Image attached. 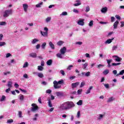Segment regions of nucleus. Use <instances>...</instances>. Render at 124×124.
<instances>
[{
  "instance_id": "obj_1",
  "label": "nucleus",
  "mask_w": 124,
  "mask_h": 124,
  "mask_svg": "<svg viewBox=\"0 0 124 124\" xmlns=\"http://www.w3.org/2000/svg\"><path fill=\"white\" fill-rule=\"evenodd\" d=\"M75 106V104L73 102H65L63 104L60 105L59 107L60 110H69L71 109V108H73Z\"/></svg>"
},
{
  "instance_id": "obj_2",
  "label": "nucleus",
  "mask_w": 124,
  "mask_h": 124,
  "mask_svg": "<svg viewBox=\"0 0 124 124\" xmlns=\"http://www.w3.org/2000/svg\"><path fill=\"white\" fill-rule=\"evenodd\" d=\"M13 14V9H10L9 10H6L3 12V17L4 18H7L8 17H9L10 15H12Z\"/></svg>"
},
{
  "instance_id": "obj_3",
  "label": "nucleus",
  "mask_w": 124,
  "mask_h": 124,
  "mask_svg": "<svg viewBox=\"0 0 124 124\" xmlns=\"http://www.w3.org/2000/svg\"><path fill=\"white\" fill-rule=\"evenodd\" d=\"M44 30L45 31L44 32V31H40L41 34L42 36H44V37H47L48 36V28L45 27Z\"/></svg>"
},
{
  "instance_id": "obj_4",
  "label": "nucleus",
  "mask_w": 124,
  "mask_h": 124,
  "mask_svg": "<svg viewBox=\"0 0 124 124\" xmlns=\"http://www.w3.org/2000/svg\"><path fill=\"white\" fill-rule=\"evenodd\" d=\"M31 106V111L32 112H36L38 110V106H37L36 104H32Z\"/></svg>"
},
{
  "instance_id": "obj_5",
  "label": "nucleus",
  "mask_w": 124,
  "mask_h": 124,
  "mask_svg": "<svg viewBox=\"0 0 124 124\" xmlns=\"http://www.w3.org/2000/svg\"><path fill=\"white\" fill-rule=\"evenodd\" d=\"M54 88L55 89H61V86L59 85V83H58V81L55 80L53 81Z\"/></svg>"
},
{
  "instance_id": "obj_6",
  "label": "nucleus",
  "mask_w": 124,
  "mask_h": 124,
  "mask_svg": "<svg viewBox=\"0 0 124 124\" xmlns=\"http://www.w3.org/2000/svg\"><path fill=\"white\" fill-rule=\"evenodd\" d=\"M81 76L82 77H89L91 76V72H82L81 73Z\"/></svg>"
},
{
  "instance_id": "obj_7",
  "label": "nucleus",
  "mask_w": 124,
  "mask_h": 124,
  "mask_svg": "<svg viewBox=\"0 0 124 124\" xmlns=\"http://www.w3.org/2000/svg\"><path fill=\"white\" fill-rule=\"evenodd\" d=\"M84 21H85V19L78 20V25H79V26H84V25H85V22H84Z\"/></svg>"
},
{
  "instance_id": "obj_8",
  "label": "nucleus",
  "mask_w": 124,
  "mask_h": 124,
  "mask_svg": "<svg viewBox=\"0 0 124 124\" xmlns=\"http://www.w3.org/2000/svg\"><path fill=\"white\" fill-rule=\"evenodd\" d=\"M66 52V47H65V46H64L63 48L60 49V53L61 54H62V55H64Z\"/></svg>"
},
{
  "instance_id": "obj_9",
  "label": "nucleus",
  "mask_w": 124,
  "mask_h": 124,
  "mask_svg": "<svg viewBox=\"0 0 124 124\" xmlns=\"http://www.w3.org/2000/svg\"><path fill=\"white\" fill-rule=\"evenodd\" d=\"M113 58H116L115 61L118 62H120L122 61V58L119 57L118 56L114 55L113 56Z\"/></svg>"
},
{
  "instance_id": "obj_10",
  "label": "nucleus",
  "mask_w": 124,
  "mask_h": 124,
  "mask_svg": "<svg viewBox=\"0 0 124 124\" xmlns=\"http://www.w3.org/2000/svg\"><path fill=\"white\" fill-rule=\"evenodd\" d=\"M23 9L25 11V12H28V8H29V6L27 4H23Z\"/></svg>"
},
{
  "instance_id": "obj_11",
  "label": "nucleus",
  "mask_w": 124,
  "mask_h": 124,
  "mask_svg": "<svg viewBox=\"0 0 124 124\" xmlns=\"http://www.w3.org/2000/svg\"><path fill=\"white\" fill-rule=\"evenodd\" d=\"M29 56L31 58H33L34 59H35V58H36L37 57V55L36 54V53H35L34 52H32V53H30L29 54Z\"/></svg>"
},
{
  "instance_id": "obj_12",
  "label": "nucleus",
  "mask_w": 124,
  "mask_h": 124,
  "mask_svg": "<svg viewBox=\"0 0 124 124\" xmlns=\"http://www.w3.org/2000/svg\"><path fill=\"white\" fill-rule=\"evenodd\" d=\"M107 63H108V67L110 68L111 67V62H113V60L112 59H108L107 60Z\"/></svg>"
},
{
  "instance_id": "obj_13",
  "label": "nucleus",
  "mask_w": 124,
  "mask_h": 124,
  "mask_svg": "<svg viewBox=\"0 0 124 124\" xmlns=\"http://www.w3.org/2000/svg\"><path fill=\"white\" fill-rule=\"evenodd\" d=\"M108 11V8H107V7H105L102 8V9L101 10V12L102 13H106V12H107Z\"/></svg>"
},
{
  "instance_id": "obj_14",
  "label": "nucleus",
  "mask_w": 124,
  "mask_h": 124,
  "mask_svg": "<svg viewBox=\"0 0 124 124\" xmlns=\"http://www.w3.org/2000/svg\"><path fill=\"white\" fill-rule=\"evenodd\" d=\"M104 118V115L103 114H99L97 117V120L98 121H101Z\"/></svg>"
},
{
  "instance_id": "obj_15",
  "label": "nucleus",
  "mask_w": 124,
  "mask_h": 124,
  "mask_svg": "<svg viewBox=\"0 0 124 124\" xmlns=\"http://www.w3.org/2000/svg\"><path fill=\"white\" fill-rule=\"evenodd\" d=\"M114 40V38H112L111 39H108L105 42V44H110V43H112V41Z\"/></svg>"
},
{
  "instance_id": "obj_16",
  "label": "nucleus",
  "mask_w": 124,
  "mask_h": 124,
  "mask_svg": "<svg viewBox=\"0 0 124 124\" xmlns=\"http://www.w3.org/2000/svg\"><path fill=\"white\" fill-rule=\"evenodd\" d=\"M80 84L79 82H76L72 84V89H74V88H76L78 87V85Z\"/></svg>"
},
{
  "instance_id": "obj_17",
  "label": "nucleus",
  "mask_w": 124,
  "mask_h": 124,
  "mask_svg": "<svg viewBox=\"0 0 124 124\" xmlns=\"http://www.w3.org/2000/svg\"><path fill=\"white\" fill-rule=\"evenodd\" d=\"M13 84V82H12V81H9L8 82L7 87L10 89V88H12L13 86L12 85Z\"/></svg>"
},
{
  "instance_id": "obj_18",
  "label": "nucleus",
  "mask_w": 124,
  "mask_h": 124,
  "mask_svg": "<svg viewBox=\"0 0 124 124\" xmlns=\"http://www.w3.org/2000/svg\"><path fill=\"white\" fill-rule=\"evenodd\" d=\"M93 86H90V88L87 90V91L85 93L86 94H89V93H91V91L93 90Z\"/></svg>"
},
{
  "instance_id": "obj_19",
  "label": "nucleus",
  "mask_w": 124,
  "mask_h": 124,
  "mask_svg": "<svg viewBox=\"0 0 124 124\" xmlns=\"http://www.w3.org/2000/svg\"><path fill=\"white\" fill-rule=\"evenodd\" d=\"M76 3L74 4V6H79V5H81V2H80V0H76Z\"/></svg>"
},
{
  "instance_id": "obj_20",
  "label": "nucleus",
  "mask_w": 124,
  "mask_h": 124,
  "mask_svg": "<svg viewBox=\"0 0 124 124\" xmlns=\"http://www.w3.org/2000/svg\"><path fill=\"white\" fill-rule=\"evenodd\" d=\"M118 25H119V21L116 20V22L113 24L114 29H117V28H118Z\"/></svg>"
},
{
  "instance_id": "obj_21",
  "label": "nucleus",
  "mask_w": 124,
  "mask_h": 124,
  "mask_svg": "<svg viewBox=\"0 0 124 124\" xmlns=\"http://www.w3.org/2000/svg\"><path fill=\"white\" fill-rule=\"evenodd\" d=\"M114 100H115V98H114V97H110L108 98L107 102L109 103L110 102H112V101H114Z\"/></svg>"
},
{
  "instance_id": "obj_22",
  "label": "nucleus",
  "mask_w": 124,
  "mask_h": 124,
  "mask_svg": "<svg viewBox=\"0 0 124 124\" xmlns=\"http://www.w3.org/2000/svg\"><path fill=\"white\" fill-rule=\"evenodd\" d=\"M39 42V40H38L36 38H34L32 40L31 43H32V44H35V43Z\"/></svg>"
},
{
  "instance_id": "obj_23",
  "label": "nucleus",
  "mask_w": 124,
  "mask_h": 124,
  "mask_svg": "<svg viewBox=\"0 0 124 124\" xmlns=\"http://www.w3.org/2000/svg\"><path fill=\"white\" fill-rule=\"evenodd\" d=\"M52 63H53V60L51 59L48 60L46 62L47 65H52Z\"/></svg>"
},
{
  "instance_id": "obj_24",
  "label": "nucleus",
  "mask_w": 124,
  "mask_h": 124,
  "mask_svg": "<svg viewBox=\"0 0 124 124\" xmlns=\"http://www.w3.org/2000/svg\"><path fill=\"white\" fill-rule=\"evenodd\" d=\"M49 46H50V48H51L52 49H55V45L53 44V43H52V42H50L49 43Z\"/></svg>"
},
{
  "instance_id": "obj_25",
  "label": "nucleus",
  "mask_w": 124,
  "mask_h": 124,
  "mask_svg": "<svg viewBox=\"0 0 124 124\" xmlns=\"http://www.w3.org/2000/svg\"><path fill=\"white\" fill-rule=\"evenodd\" d=\"M37 76L39 78H43V77H44V75H43V73H38L37 74Z\"/></svg>"
},
{
  "instance_id": "obj_26",
  "label": "nucleus",
  "mask_w": 124,
  "mask_h": 124,
  "mask_svg": "<svg viewBox=\"0 0 124 124\" xmlns=\"http://www.w3.org/2000/svg\"><path fill=\"white\" fill-rule=\"evenodd\" d=\"M42 5H43V2H40L38 4H36V7H37V8H39L41 7Z\"/></svg>"
},
{
  "instance_id": "obj_27",
  "label": "nucleus",
  "mask_w": 124,
  "mask_h": 124,
  "mask_svg": "<svg viewBox=\"0 0 124 124\" xmlns=\"http://www.w3.org/2000/svg\"><path fill=\"white\" fill-rule=\"evenodd\" d=\"M62 55L63 54L62 53H57L56 56L57 58H59L60 59H63V57H62Z\"/></svg>"
},
{
  "instance_id": "obj_28",
  "label": "nucleus",
  "mask_w": 124,
  "mask_h": 124,
  "mask_svg": "<svg viewBox=\"0 0 124 124\" xmlns=\"http://www.w3.org/2000/svg\"><path fill=\"white\" fill-rule=\"evenodd\" d=\"M64 43V42L62 41H60L57 42V45H58V46H62V45Z\"/></svg>"
},
{
  "instance_id": "obj_29",
  "label": "nucleus",
  "mask_w": 124,
  "mask_h": 124,
  "mask_svg": "<svg viewBox=\"0 0 124 124\" xmlns=\"http://www.w3.org/2000/svg\"><path fill=\"white\" fill-rule=\"evenodd\" d=\"M51 17L50 16H48L47 17H46V23H49V22H50L51 21Z\"/></svg>"
},
{
  "instance_id": "obj_30",
  "label": "nucleus",
  "mask_w": 124,
  "mask_h": 124,
  "mask_svg": "<svg viewBox=\"0 0 124 124\" xmlns=\"http://www.w3.org/2000/svg\"><path fill=\"white\" fill-rule=\"evenodd\" d=\"M77 105L78 106H80L83 104V100H79L78 102L77 103Z\"/></svg>"
},
{
  "instance_id": "obj_31",
  "label": "nucleus",
  "mask_w": 124,
  "mask_h": 124,
  "mask_svg": "<svg viewBox=\"0 0 124 124\" xmlns=\"http://www.w3.org/2000/svg\"><path fill=\"white\" fill-rule=\"evenodd\" d=\"M56 95L57 96H62V95H63V93H62V92H56Z\"/></svg>"
},
{
  "instance_id": "obj_32",
  "label": "nucleus",
  "mask_w": 124,
  "mask_h": 124,
  "mask_svg": "<svg viewBox=\"0 0 124 124\" xmlns=\"http://www.w3.org/2000/svg\"><path fill=\"white\" fill-rule=\"evenodd\" d=\"M19 98L21 101H23L24 100V98H25V97L23 96V94H20Z\"/></svg>"
},
{
  "instance_id": "obj_33",
  "label": "nucleus",
  "mask_w": 124,
  "mask_h": 124,
  "mask_svg": "<svg viewBox=\"0 0 124 124\" xmlns=\"http://www.w3.org/2000/svg\"><path fill=\"white\" fill-rule=\"evenodd\" d=\"M124 70H122L121 71L119 72V73L116 75V76H120V75H124Z\"/></svg>"
},
{
  "instance_id": "obj_34",
  "label": "nucleus",
  "mask_w": 124,
  "mask_h": 124,
  "mask_svg": "<svg viewBox=\"0 0 124 124\" xmlns=\"http://www.w3.org/2000/svg\"><path fill=\"white\" fill-rule=\"evenodd\" d=\"M109 73V70L106 69L103 72V74L104 75H107Z\"/></svg>"
},
{
  "instance_id": "obj_35",
  "label": "nucleus",
  "mask_w": 124,
  "mask_h": 124,
  "mask_svg": "<svg viewBox=\"0 0 124 124\" xmlns=\"http://www.w3.org/2000/svg\"><path fill=\"white\" fill-rule=\"evenodd\" d=\"M6 43L5 42H0V47H2V46H5Z\"/></svg>"
},
{
  "instance_id": "obj_36",
  "label": "nucleus",
  "mask_w": 124,
  "mask_h": 124,
  "mask_svg": "<svg viewBox=\"0 0 124 124\" xmlns=\"http://www.w3.org/2000/svg\"><path fill=\"white\" fill-rule=\"evenodd\" d=\"M88 64H89L87 62L84 63V64H82V65L83 66V69H84V70H86V68H87V67L88 66Z\"/></svg>"
},
{
  "instance_id": "obj_37",
  "label": "nucleus",
  "mask_w": 124,
  "mask_h": 124,
  "mask_svg": "<svg viewBox=\"0 0 124 124\" xmlns=\"http://www.w3.org/2000/svg\"><path fill=\"white\" fill-rule=\"evenodd\" d=\"M29 66V62H25V63L24 64L23 66V68H26V67H28Z\"/></svg>"
},
{
  "instance_id": "obj_38",
  "label": "nucleus",
  "mask_w": 124,
  "mask_h": 124,
  "mask_svg": "<svg viewBox=\"0 0 124 124\" xmlns=\"http://www.w3.org/2000/svg\"><path fill=\"white\" fill-rule=\"evenodd\" d=\"M43 69H44V68H43L42 67V66H38V70H39V71H42V70H43Z\"/></svg>"
},
{
  "instance_id": "obj_39",
  "label": "nucleus",
  "mask_w": 124,
  "mask_h": 124,
  "mask_svg": "<svg viewBox=\"0 0 124 124\" xmlns=\"http://www.w3.org/2000/svg\"><path fill=\"white\" fill-rule=\"evenodd\" d=\"M120 64H122L121 63H112L111 65L112 66H117V65H120Z\"/></svg>"
},
{
  "instance_id": "obj_40",
  "label": "nucleus",
  "mask_w": 124,
  "mask_h": 124,
  "mask_svg": "<svg viewBox=\"0 0 124 124\" xmlns=\"http://www.w3.org/2000/svg\"><path fill=\"white\" fill-rule=\"evenodd\" d=\"M67 15V12H63L61 14H60V16H66Z\"/></svg>"
},
{
  "instance_id": "obj_41",
  "label": "nucleus",
  "mask_w": 124,
  "mask_h": 124,
  "mask_svg": "<svg viewBox=\"0 0 124 124\" xmlns=\"http://www.w3.org/2000/svg\"><path fill=\"white\" fill-rule=\"evenodd\" d=\"M18 115L19 118H23V116H22L23 114L22 113V111H18Z\"/></svg>"
},
{
  "instance_id": "obj_42",
  "label": "nucleus",
  "mask_w": 124,
  "mask_h": 124,
  "mask_svg": "<svg viewBox=\"0 0 124 124\" xmlns=\"http://www.w3.org/2000/svg\"><path fill=\"white\" fill-rule=\"evenodd\" d=\"M93 26V20H91L89 23V26L92 27Z\"/></svg>"
},
{
  "instance_id": "obj_43",
  "label": "nucleus",
  "mask_w": 124,
  "mask_h": 124,
  "mask_svg": "<svg viewBox=\"0 0 124 124\" xmlns=\"http://www.w3.org/2000/svg\"><path fill=\"white\" fill-rule=\"evenodd\" d=\"M5 100V96L2 95L1 98L0 99V101L2 102Z\"/></svg>"
},
{
  "instance_id": "obj_44",
  "label": "nucleus",
  "mask_w": 124,
  "mask_h": 124,
  "mask_svg": "<svg viewBox=\"0 0 124 124\" xmlns=\"http://www.w3.org/2000/svg\"><path fill=\"white\" fill-rule=\"evenodd\" d=\"M45 47H46V43H44L41 45L42 49H45Z\"/></svg>"
},
{
  "instance_id": "obj_45",
  "label": "nucleus",
  "mask_w": 124,
  "mask_h": 124,
  "mask_svg": "<svg viewBox=\"0 0 124 124\" xmlns=\"http://www.w3.org/2000/svg\"><path fill=\"white\" fill-rule=\"evenodd\" d=\"M82 44H83V42H80V41H79V42H76L75 43V45H82Z\"/></svg>"
},
{
  "instance_id": "obj_46",
  "label": "nucleus",
  "mask_w": 124,
  "mask_h": 124,
  "mask_svg": "<svg viewBox=\"0 0 124 124\" xmlns=\"http://www.w3.org/2000/svg\"><path fill=\"white\" fill-rule=\"evenodd\" d=\"M80 116H81V111H78L77 115V117L79 118H80Z\"/></svg>"
},
{
  "instance_id": "obj_47",
  "label": "nucleus",
  "mask_w": 124,
  "mask_h": 124,
  "mask_svg": "<svg viewBox=\"0 0 124 124\" xmlns=\"http://www.w3.org/2000/svg\"><path fill=\"white\" fill-rule=\"evenodd\" d=\"M48 106L49 107H53V105H52V103H51V100L50 99L48 100Z\"/></svg>"
},
{
  "instance_id": "obj_48",
  "label": "nucleus",
  "mask_w": 124,
  "mask_h": 124,
  "mask_svg": "<svg viewBox=\"0 0 124 124\" xmlns=\"http://www.w3.org/2000/svg\"><path fill=\"white\" fill-rule=\"evenodd\" d=\"M90 6H86L85 12H89V11H90Z\"/></svg>"
},
{
  "instance_id": "obj_49",
  "label": "nucleus",
  "mask_w": 124,
  "mask_h": 124,
  "mask_svg": "<svg viewBox=\"0 0 124 124\" xmlns=\"http://www.w3.org/2000/svg\"><path fill=\"white\" fill-rule=\"evenodd\" d=\"M5 25H6V22H5V21L0 22V26H5Z\"/></svg>"
},
{
  "instance_id": "obj_50",
  "label": "nucleus",
  "mask_w": 124,
  "mask_h": 124,
  "mask_svg": "<svg viewBox=\"0 0 124 124\" xmlns=\"http://www.w3.org/2000/svg\"><path fill=\"white\" fill-rule=\"evenodd\" d=\"M12 123H13V119H9L7 121V124H11Z\"/></svg>"
},
{
  "instance_id": "obj_51",
  "label": "nucleus",
  "mask_w": 124,
  "mask_h": 124,
  "mask_svg": "<svg viewBox=\"0 0 124 124\" xmlns=\"http://www.w3.org/2000/svg\"><path fill=\"white\" fill-rule=\"evenodd\" d=\"M118 48V45L116 46H112V51H115L116 49Z\"/></svg>"
},
{
  "instance_id": "obj_52",
  "label": "nucleus",
  "mask_w": 124,
  "mask_h": 124,
  "mask_svg": "<svg viewBox=\"0 0 124 124\" xmlns=\"http://www.w3.org/2000/svg\"><path fill=\"white\" fill-rule=\"evenodd\" d=\"M57 83L58 84H59V85H62V84H63V79L59 80L58 82H57Z\"/></svg>"
},
{
  "instance_id": "obj_53",
  "label": "nucleus",
  "mask_w": 124,
  "mask_h": 124,
  "mask_svg": "<svg viewBox=\"0 0 124 124\" xmlns=\"http://www.w3.org/2000/svg\"><path fill=\"white\" fill-rule=\"evenodd\" d=\"M73 67V65H70L68 66L67 69V70H71V68Z\"/></svg>"
},
{
  "instance_id": "obj_54",
  "label": "nucleus",
  "mask_w": 124,
  "mask_h": 124,
  "mask_svg": "<svg viewBox=\"0 0 124 124\" xmlns=\"http://www.w3.org/2000/svg\"><path fill=\"white\" fill-rule=\"evenodd\" d=\"M11 74V72L10 71L4 72V75H5V76Z\"/></svg>"
},
{
  "instance_id": "obj_55",
  "label": "nucleus",
  "mask_w": 124,
  "mask_h": 124,
  "mask_svg": "<svg viewBox=\"0 0 124 124\" xmlns=\"http://www.w3.org/2000/svg\"><path fill=\"white\" fill-rule=\"evenodd\" d=\"M60 73H61L63 76H64L65 74V73H64V71H63V70H61L60 71Z\"/></svg>"
},
{
  "instance_id": "obj_56",
  "label": "nucleus",
  "mask_w": 124,
  "mask_h": 124,
  "mask_svg": "<svg viewBox=\"0 0 124 124\" xmlns=\"http://www.w3.org/2000/svg\"><path fill=\"white\" fill-rule=\"evenodd\" d=\"M100 24H101L102 25H106V24H108V22H104V21H100Z\"/></svg>"
},
{
  "instance_id": "obj_57",
  "label": "nucleus",
  "mask_w": 124,
  "mask_h": 124,
  "mask_svg": "<svg viewBox=\"0 0 124 124\" xmlns=\"http://www.w3.org/2000/svg\"><path fill=\"white\" fill-rule=\"evenodd\" d=\"M73 11L75 13H77V14L79 13V11H78V10H77V9H74Z\"/></svg>"
},
{
  "instance_id": "obj_58",
  "label": "nucleus",
  "mask_w": 124,
  "mask_h": 124,
  "mask_svg": "<svg viewBox=\"0 0 124 124\" xmlns=\"http://www.w3.org/2000/svg\"><path fill=\"white\" fill-rule=\"evenodd\" d=\"M115 17L116 18V19H117L118 20H121V16H119V15H116L115 16Z\"/></svg>"
},
{
  "instance_id": "obj_59",
  "label": "nucleus",
  "mask_w": 124,
  "mask_h": 124,
  "mask_svg": "<svg viewBox=\"0 0 124 124\" xmlns=\"http://www.w3.org/2000/svg\"><path fill=\"white\" fill-rule=\"evenodd\" d=\"M104 87L106 89H109V84H104Z\"/></svg>"
},
{
  "instance_id": "obj_60",
  "label": "nucleus",
  "mask_w": 124,
  "mask_h": 124,
  "mask_svg": "<svg viewBox=\"0 0 124 124\" xmlns=\"http://www.w3.org/2000/svg\"><path fill=\"white\" fill-rule=\"evenodd\" d=\"M46 93H52V91L50 89L46 90Z\"/></svg>"
},
{
  "instance_id": "obj_61",
  "label": "nucleus",
  "mask_w": 124,
  "mask_h": 124,
  "mask_svg": "<svg viewBox=\"0 0 124 124\" xmlns=\"http://www.w3.org/2000/svg\"><path fill=\"white\" fill-rule=\"evenodd\" d=\"M10 91H11V89L9 88L6 90L5 92L7 93H9V92H10Z\"/></svg>"
},
{
  "instance_id": "obj_62",
  "label": "nucleus",
  "mask_w": 124,
  "mask_h": 124,
  "mask_svg": "<svg viewBox=\"0 0 124 124\" xmlns=\"http://www.w3.org/2000/svg\"><path fill=\"white\" fill-rule=\"evenodd\" d=\"M82 89H79L78 91V94H81V93H82Z\"/></svg>"
},
{
  "instance_id": "obj_63",
  "label": "nucleus",
  "mask_w": 124,
  "mask_h": 124,
  "mask_svg": "<svg viewBox=\"0 0 124 124\" xmlns=\"http://www.w3.org/2000/svg\"><path fill=\"white\" fill-rule=\"evenodd\" d=\"M9 57H11V54L7 53L6 55V58H9Z\"/></svg>"
},
{
  "instance_id": "obj_64",
  "label": "nucleus",
  "mask_w": 124,
  "mask_h": 124,
  "mask_svg": "<svg viewBox=\"0 0 124 124\" xmlns=\"http://www.w3.org/2000/svg\"><path fill=\"white\" fill-rule=\"evenodd\" d=\"M124 26V21H122L121 27V28H123Z\"/></svg>"
}]
</instances>
